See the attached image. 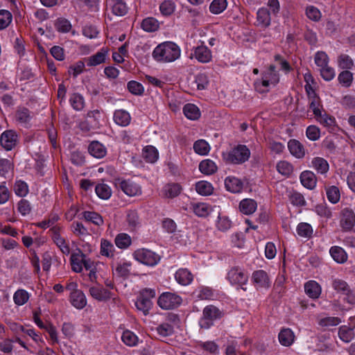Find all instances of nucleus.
<instances>
[{"label": "nucleus", "instance_id": "f257e3e1", "mask_svg": "<svg viewBox=\"0 0 355 355\" xmlns=\"http://www.w3.org/2000/svg\"><path fill=\"white\" fill-rule=\"evenodd\" d=\"M180 55V50L177 44L166 42L157 46L153 52V56L157 61L173 62Z\"/></svg>", "mask_w": 355, "mask_h": 355}, {"label": "nucleus", "instance_id": "f03ea898", "mask_svg": "<svg viewBox=\"0 0 355 355\" xmlns=\"http://www.w3.org/2000/svg\"><path fill=\"white\" fill-rule=\"evenodd\" d=\"M250 155V151L245 145H238L234 148L225 157L232 164H242L246 162Z\"/></svg>", "mask_w": 355, "mask_h": 355}, {"label": "nucleus", "instance_id": "7ed1b4c3", "mask_svg": "<svg viewBox=\"0 0 355 355\" xmlns=\"http://www.w3.org/2000/svg\"><path fill=\"white\" fill-rule=\"evenodd\" d=\"M155 297V290L151 288H145L142 290L135 302L137 309L141 311L144 315H147L152 306L151 299Z\"/></svg>", "mask_w": 355, "mask_h": 355}, {"label": "nucleus", "instance_id": "20e7f679", "mask_svg": "<svg viewBox=\"0 0 355 355\" xmlns=\"http://www.w3.org/2000/svg\"><path fill=\"white\" fill-rule=\"evenodd\" d=\"M182 303L180 296L166 292L162 293L158 298L157 304L163 309H173L178 307Z\"/></svg>", "mask_w": 355, "mask_h": 355}, {"label": "nucleus", "instance_id": "39448f33", "mask_svg": "<svg viewBox=\"0 0 355 355\" xmlns=\"http://www.w3.org/2000/svg\"><path fill=\"white\" fill-rule=\"evenodd\" d=\"M134 257L138 261L150 266L156 265L160 259L159 255L144 248L136 250L134 252Z\"/></svg>", "mask_w": 355, "mask_h": 355}, {"label": "nucleus", "instance_id": "423d86ee", "mask_svg": "<svg viewBox=\"0 0 355 355\" xmlns=\"http://www.w3.org/2000/svg\"><path fill=\"white\" fill-rule=\"evenodd\" d=\"M221 311L215 306L209 305L205 307L203 310V317L200 320L201 327L208 328L211 323L207 320L212 321L214 320L221 318Z\"/></svg>", "mask_w": 355, "mask_h": 355}, {"label": "nucleus", "instance_id": "0eeeda50", "mask_svg": "<svg viewBox=\"0 0 355 355\" xmlns=\"http://www.w3.org/2000/svg\"><path fill=\"white\" fill-rule=\"evenodd\" d=\"M19 141L18 135L15 131L8 130L4 131L0 137L1 146L6 150H11Z\"/></svg>", "mask_w": 355, "mask_h": 355}, {"label": "nucleus", "instance_id": "6e6552de", "mask_svg": "<svg viewBox=\"0 0 355 355\" xmlns=\"http://www.w3.org/2000/svg\"><path fill=\"white\" fill-rule=\"evenodd\" d=\"M340 223L345 231H349L353 228L355 223V214L352 209L346 207L342 209Z\"/></svg>", "mask_w": 355, "mask_h": 355}, {"label": "nucleus", "instance_id": "1a4fd4ad", "mask_svg": "<svg viewBox=\"0 0 355 355\" xmlns=\"http://www.w3.org/2000/svg\"><path fill=\"white\" fill-rule=\"evenodd\" d=\"M227 277L231 284H238L241 286V288L243 291L246 290V288H243V286L248 282V277L247 274L243 272L240 268H232L227 274Z\"/></svg>", "mask_w": 355, "mask_h": 355}, {"label": "nucleus", "instance_id": "9d476101", "mask_svg": "<svg viewBox=\"0 0 355 355\" xmlns=\"http://www.w3.org/2000/svg\"><path fill=\"white\" fill-rule=\"evenodd\" d=\"M121 189L128 196H134L141 193V188L136 183L132 181L121 180L118 183Z\"/></svg>", "mask_w": 355, "mask_h": 355}, {"label": "nucleus", "instance_id": "9b49d317", "mask_svg": "<svg viewBox=\"0 0 355 355\" xmlns=\"http://www.w3.org/2000/svg\"><path fill=\"white\" fill-rule=\"evenodd\" d=\"M300 182L302 184L308 189H313L317 183L315 175L310 171H303L300 175Z\"/></svg>", "mask_w": 355, "mask_h": 355}, {"label": "nucleus", "instance_id": "f8f14e48", "mask_svg": "<svg viewBox=\"0 0 355 355\" xmlns=\"http://www.w3.org/2000/svg\"><path fill=\"white\" fill-rule=\"evenodd\" d=\"M225 186L226 189L232 193H239L243 189V183L237 178L229 176L225 180Z\"/></svg>", "mask_w": 355, "mask_h": 355}, {"label": "nucleus", "instance_id": "ddd939ff", "mask_svg": "<svg viewBox=\"0 0 355 355\" xmlns=\"http://www.w3.org/2000/svg\"><path fill=\"white\" fill-rule=\"evenodd\" d=\"M195 58L200 62H209L212 58L211 51L204 45L197 46L194 51Z\"/></svg>", "mask_w": 355, "mask_h": 355}, {"label": "nucleus", "instance_id": "4468645a", "mask_svg": "<svg viewBox=\"0 0 355 355\" xmlns=\"http://www.w3.org/2000/svg\"><path fill=\"white\" fill-rule=\"evenodd\" d=\"M107 51L105 49H102L100 51L97 52L96 54L86 58L85 61L87 66L89 67H95L101 63L105 62V57L107 55Z\"/></svg>", "mask_w": 355, "mask_h": 355}, {"label": "nucleus", "instance_id": "2eb2a0df", "mask_svg": "<svg viewBox=\"0 0 355 355\" xmlns=\"http://www.w3.org/2000/svg\"><path fill=\"white\" fill-rule=\"evenodd\" d=\"M288 148L290 153L297 158H302L305 155L303 145L296 139H291L288 142Z\"/></svg>", "mask_w": 355, "mask_h": 355}, {"label": "nucleus", "instance_id": "dca6fc26", "mask_svg": "<svg viewBox=\"0 0 355 355\" xmlns=\"http://www.w3.org/2000/svg\"><path fill=\"white\" fill-rule=\"evenodd\" d=\"M70 297L72 305L78 309L84 308L87 304L86 297L81 291H72Z\"/></svg>", "mask_w": 355, "mask_h": 355}, {"label": "nucleus", "instance_id": "f3484780", "mask_svg": "<svg viewBox=\"0 0 355 355\" xmlns=\"http://www.w3.org/2000/svg\"><path fill=\"white\" fill-rule=\"evenodd\" d=\"M89 291L92 297L98 301H105L110 298V292L101 286H92Z\"/></svg>", "mask_w": 355, "mask_h": 355}, {"label": "nucleus", "instance_id": "a211bd4d", "mask_svg": "<svg viewBox=\"0 0 355 355\" xmlns=\"http://www.w3.org/2000/svg\"><path fill=\"white\" fill-rule=\"evenodd\" d=\"M278 338L282 345L288 347L293 343L295 335L291 329H283L280 331Z\"/></svg>", "mask_w": 355, "mask_h": 355}, {"label": "nucleus", "instance_id": "6ab92c4d", "mask_svg": "<svg viewBox=\"0 0 355 355\" xmlns=\"http://www.w3.org/2000/svg\"><path fill=\"white\" fill-rule=\"evenodd\" d=\"M88 150L91 155L96 158H102L106 155V148L97 141H94L89 144Z\"/></svg>", "mask_w": 355, "mask_h": 355}, {"label": "nucleus", "instance_id": "aec40b11", "mask_svg": "<svg viewBox=\"0 0 355 355\" xmlns=\"http://www.w3.org/2000/svg\"><path fill=\"white\" fill-rule=\"evenodd\" d=\"M257 207V202L249 198L242 200L239 204L240 211L245 215L253 214L256 211Z\"/></svg>", "mask_w": 355, "mask_h": 355}, {"label": "nucleus", "instance_id": "412c9836", "mask_svg": "<svg viewBox=\"0 0 355 355\" xmlns=\"http://www.w3.org/2000/svg\"><path fill=\"white\" fill-rule=\"evenodd\" d=\"M304 291L308 296L313 299L318 298L321 293L320 286L315 281H309L304 285Z\"/></svg>", "mask_w": 355, "mask_h": 355}, {"label": "nucleus", "instance_id": "4be33fe9", "mask_svg": "<svg viewBox=\"0 0 355 355\" xmlns=\"http://www.w3.org/2000/svg\"><path fill=\"white\" fill-rule=\"evenodd\" d=\"M84 257H86V255L81 251H79L78 253H73L71 254L70 259L73 271L75 272H80L82 271Z\"/></svg>", "mask_w": 355, "mask_h": 355}, {"label": "nucleus", "instance_id": "5701e85b", "mask_svg": "<svg viewBox=\"0 0 355 355\" xmlns=\"http://www.w3.org/2000/svg\"><path fill=\"white\" fill-rule=\"evenodd\" d=\"M131 120L130 114L123 110H116L114 113V121L121 126H127Z\"/></svg>", "mask_w": 355, "mask_h": 355}, {"label": "nucleus", "instance_id": "b1692460", "mask_svg": "<svg viewBox=\"0 0 355 355\" xmlns=\"http://www.w3.org/2000/svg\"><path fill=\"white\" fill-rule=\"evenodd\" d=\"M175 277L180 284L184 286L189 284L193 280L192 274L187 269L185 268L179 269L176 272Z\"/></svg>", "mask_w": 355, "mask_h": 355}, {"label": "nucleus", "instance_id": "393cba45", "mask_svg": "<svg viewBox=\"0 0 355 355\" xmlns=\"http://www.w3.org/2000/svg\"><path fill=\"white\" fill-rule=\"evenodd\" d=\"M329 252H330L331 257L337 263H343L347 259V253L340 247H338V246L331 247Z\"/></svg>", "mask_w": 355, "mask_h": 355}, {"label": "nucleus", "instance_id": "a878e982", "mask_svg": "<svg viewBox=\"0 0 355 355\" xmlns=\"http://www.w3.org/2000/svg\"><path fill=\"white\" fill-rule=\"evenodd\" d=\"M270 15L267 8H260L257 11V22L259 26L267 27L270 24Z\"/></svg>", "mask_w": 355, "mask_h": 355}, {"label": "nucleus", "instance_id": "bb28decb", "mask_svg": "<svg viewBox=\"0 0 355 355\" xmlns=\"http://www.w3.org/2000/svg\"><path fill=\"white\" fill-rule=\"evenodd\" d=\"M254 282L259 287H268L269 282L267 273L263 270H257L253 273Z\"/></svg>", "mask_w": 355, "mask_h": 355}, {"label": "nucleus", "instance_id": "cd10ccee", "mask_svg": "<svg viewBox=\"0 0 355 355\" xmlns=\"http://www.w3.org/2000/svg\"><path fill=\"white\" fill-rule=\"evenodd\" d=\"M199 170L203 174L211 175L217 171V166L212 160L205 159L200 163Z\"/></svg>", "mask_w": 355, "mask_h": 355}, {"label": "nucleus", "instance_id": "c85d7f7f", "mask_svg": "<svg viewBox=\"0 0 355 355\" xmlns=\"http://www.w3.org/2000/svg\"><path fill=\"white\" fill-rule=\"evenodd\" d=\"M183 112L185 116L191 120L198 119L200 116L198 107L191 103L186 104L184 106Z\"/></svg>", "mask_w": 355, "mask_h": 355}, {"label": "nucleus", "instance_id": "c756f323", "mask_svg": "<svg viewBox=\"0 0 355 355\" xmlns=\"http://www.w3.org/2000/svg\"><path fill=\"white\" fill-rule=\"evenodd\" d=\"M311 163L313 167L318 173L324 174L329 171V164L327 161L322 157H315L313 159Z\"/></svg>", "mask_w": 355, "mask_h": 355}, {"label": "nucleus", "instance_id": "7c9ffc66", "mask_svg": "<svg viewBox=\"0 0 355 355\" xmlns=\"http://www.w3.org/2000/svg\"><path fill=\"white\" fill-rule=\"evenodd\" d=\"M196 191L202 196H209L213 193L214 187L207 181H199L196 184Z\"/></svg>", "mask_w": 355, "mask_h": 355}, {"label": "nucleus", "instance_id": "2f4dec72", "mask_svg": "<svg viewBox=\"0 0 355 355\" xmlns=\"http://www.w3.org/2000/svg\"><path fill=\"white\" fill-rule=\"evenodd\" d=\"M109 3L112 7V13L116 16H124L128 12V7L124 1Z\"/></svg>", "mask_w": 355, "mask_h": 355}, {"label": "nucleus", "instance_id": "473e14b6", "mask_svg": "<svg viewBox=\"0 0 355 355\" xmlns=\"http://www.w3.org/2000/svg\"><path fill=\"white\" fill-rule=\"evenodd\" d=\"M15 118L21 123H27L31 119V112L26 107H19L16 111Z\"/></svg>", "mask_w": 355, "mask_h": 355}, {"label": "nucleus", "instance_id": "72a5a7b5", "mask_svg": "<svg viewBox=\"0 0 355 355\" xmlns=\"http://www.w3.org/2000/svg\"><path fill=\"white\" fill-rule=\"evenodd\" d=\"M158 21L153 17L144 19L141 22V28L146 32H154L159 28Z\"/></svg>", "mask_w": 355, "mask_h": 355}, {"label": "nucleus", "instance_id": "f704fd0d", "mask_svg": "<svg viewBox=\"0 0 355 355\" xmlns=\"http://www.w3.org/2000/svg\"><path fill=\"white\" fill-rule=\"evenodd\" d=\"M143 156L146 162L153 163L158 159L157 150L152 146H148L144 149Z\"/></svg>", "mask_w": 355, "mask_h": 355}, {"label": "nucleus", "instance_id": "c9c22d12", "mask_svg": "<svg viewBox=\"0 0 355 355\" xmlns=\"http://www.w3.org/2000/svg\"><path fill=\"white\" fill-rule=\"evenodd\" d=\"M193 149L197 154L205 155L210 150L209 144L204 139H199L193 144Z\"/></svg>", "mask_w": 355, "mask_h": 355}, {"label": "nucleus", "instance_id": "e433bc0d", "mask_svg": "<svg viewBox=\"0 0 355 355\" xmlns=\"http://www.w3.org/2000/svg\"><path fill=\"white\" fill-rule=\"evenodd\" d=\"M338 336L343 341L349 343L354 338V330L347 326H342L339 328Z\"/></svg>", "mask_w": 355, "mask_h": 355}, {"label": "nucleus", "instance_id": "4c0bfd02", "mask_svg": "<svg viewBox=\"0 0 355 355\" xmlns=\"http://www.w3.org/2000/svg\"><path fill=\"white\" fill-rule=\"evenodd\" d=\"M115 244L121 249L127 248L131 244V238L127 234H119L115 238Z\"/></svg>", "mask_w": 355, "mask_h": 355}, {"label": "nucleus", "instance_id": "58836bf2", "mask_svg": "<svg viewBox=\"0 0 355 355\" xmlns=\"http://www.w3.org/2000/svg\"><path fill=\"white\" fill-rule=\"evenodd\" d=\"M29 299L28 293L24 289L17 290L13 295V300L17 305H24Z\"/></svg>", "mask_w": 355, "mask_h": 355}, {"label": "nucleus", "instance_id": "ea45409f", "mask_svg": "<svg viewBox=\"0 0 355 355\" xmlns=\"http://www.w3.org/2000/svg\"><path fill=\"white\" fill-rule=\"evenodd\" d=\"M156 330L157 334L163 337L169 336L174 333L173 325L169 322L160 324L157 327Z\"/></svg>", "mask_w": 355, "mask_h": 355}, {"label": "nucleus", "instance_id": "a19ab883", "mask_svg": "<svg viewBox=\"0 0 355 355\" xmlns=\"http://www.w3.org/2000/svg\"><path fill=\"white\" fill-rule=\"evenodd\" d=\"M327 199L333 204L337 203L340 198L339 189L336 186H331L326 189Z\"/></svg>", "mask_w": 355, "mask_h": 355}, {"label": "nucleus", "instance_id": "79ce46f5", "mask_svg": "<svg viewBox=\"0 0 355 355\" xmlns=\"http://www.w3.org/2000/svg\"><path fill=\"white\" fill-rule=\"evenodd\" d=\"M227 6L226 0H214L209 6L210 12L214 14L221 13Z\"/></svg>", "mask_w": 355, "mask_h": 355}, {"label": "nucleus", "instance_id": "37998d69", "mask_svg": "<svg viewBox=\"0 0 355 355\" xmlns=\"http://www.w3.org/2000/svg\"><path fill=\"white\" fill-rule=\"evenodd\" d=\"M175 8V3L170 0L164 1L159 6L161 13L164 16L171 15Z\"/></svg>", "mask_w": 355, "mask_h": 355}, {"label": "nucleus", "instance_id": "c03bdc74", "mask_svg": "<svg viewBox=\"0 0 355 355\" xmlns=\"http://www.w3.org/2000/svg\"><path fill=\"white\" fill-rule=\"evenodd\" d=\"M12 15L11 12L7 10H0V30L5 29L11 23Z\"/></svg>", "mask_w": 355, "mask_h": 355}, {"label": "nucleus", "instance_id": "a18cd8bd", "mask_svg": "<svg viewBox=\"0 0 355 355\" xmlns=\"http://www.w3.org/2000/svg\"><path fill=\"white\" fill-rule=\"evenodd\" d=\"M121 339L126 345L130 347L136 345L138 341L137 336L133 332L128 330L123 331Z\"/></svg>", "mask_w": 355, "mask_h": 355}, {"label": "nucleus", "instance_id": "49530a36", "mask_svg": "<svg viewBox=\"0 0 355 355\" xmlns=\"http://www.w3.org/2000/svg\"><path fill=\"white\" fill-rule=\"evenodd\" d=\"M70 103L71 106L76 110H82L85 106L84 98L82 95L79 94H73L70 98Z\"/></svg>", "mask_w": 355, "mask_h": 355}, {"label": "nucleus", "instance_id": "de8ad7c7", "mask_svg": "<svg viewBox=\"0 0 355 355\" xmlns=\"http://www.w3.org/2000/svg\"><path fill=\"white\" fill-rule=\"evenodd\" d=\"M332 286L336 291L343 295H345L346 292H349V286L345 281L340 279H334Z\"/></svg>", "mask_w": 355, "mask_h": 355}, {"label": "nucleus", "instance_id": "09e8293b", "mask_svg": "<svg viewBox=\"0 0 355 355\" xmlns=\"http://www.w3.org/2000/svg\"><path fill=\"white\" fill-rule=\"evenodd\" d=\"M315 117L324 126L327 127L331 130H334V127L335 125V119L334 117L330 116L327 114H322V112L320 113V115H318Z\"/></svg>", "mask_w": 355, "mask_h": 355}, {"label": "nucleus", "instance_id": "8fccbe9b", "mask_svg": "<svg viewBox=\"0 0 355 355\" xmlns=\"http://www.w3.org/2000/svg\"><path fill=\"white\" fill-rule=\"evenodd\" d=\"M97 196L102 199H108L111 196V189L105 184H99L95 188Z\"/></svg>", "mask_w": 355, "mask_h": 355}, {"label": "nucleus", "instance_id": "3c124183", "mask_svg": "<svg viewBox=\"0 0 355 355\" xmlns=\"http://www.w3.org/2000/svg\"><path fill=\"white\" fill-rule=\"evenodd\" d=\"M297 232L300 236L309 238L313 233V229L309 223H301L297 227Z\"/></svg>", "mask_w": 355, "mask_h": 355}, {"label": "nucleus", "instance_id": "603ef678", "mask_svg": "<svg viewBox=\"0 0 355 355\" xmlns=\"http://www.w3.org/2000/svg\"><path fill=\"white\" fill-rule=\"evenodd\" d=\"M126 220L130 228L135 230L139 225V220L137 212L135 210H130L127 214Z\"/></svg>", "mask_w": 355, "mask_h": 355}, {"label": "nucleus", "instance_id": "864d4df0", "mask_svg": "<svg viewBox=\"0 0 355 355\" xmlns=\"http://www.w3.org/2000/svg\"><path fill=\"white\" fill-rule=\"evenodd\" d=\"M341 322L338 317H326L319 320L318 324L322 327L329 328L331 327L337 326Z\"/></svg>", "mask_w": 355, "mask_h": 355}, {"label": "nucleus", "instance_id": "5fc2aeb1", "mask_svg": "<svg viewBox=\"0 0 355 355\" xmlns=\"http://www.w3.org/2000/svg\"><path fill=\"white\" fill-rule=\"evenodd\" d=\"M83 216L87 221H91L96 225H101L103 223L102 217L94 211H84Z\"/></svg>", "mask_w": 355, "mask_h": 355}, {"label": "nucleus", "instance_id": "6e6d98bb", "mask_svg": "<svg viewBox=\"0 0 355 355\" xmlns=\"http://www.w3.org/2000/svg\"><path fill=\"white\" fill-rule=\"evenodd\" d=\"M338 81L343 86L348 87L351 85L353 80V74L349 71L345 70L338 75Z\"/></svg>", "mask_w": 355, "mask_h": 355}, {"label": "nucleus", "instance_id": "4d7b16f0", "mask_svg": "<svg viewBox=\"0 0 355 355\" xmlns=\"http://www.w3.org/2000/svg\"><path fill=\"white\" fill-rule=\"evenodd\" d=\"M55 28L59 32L67 33L70 31L71 25L70 22L64 18H59L55 23Z\"/></svg>", "mask_w": 355, "mask_h": 355}, {"label": "nucleus", "instance_id": "13d9d810", "mask_svg": "<svg viewBox=\"0 0 355 355\" xmlns=\"http://www.w3.org/2000/svg\"><path fill=\"white\" fill-rule=\"evenodd\" d=\"M114 246L111 242L106 239H102L101 243V253L103 256H113Z\"/></svg>", "mask_w": 355, "mask_h": 355}, {"label": "nucleus", "instance_id": "bf43d9fd", "mask_svg": "<svg viewBox=\"0 0 355 355\" xmlns=\"http://www.w3.org/2000/svg\"><path fill=\"white\" fill-rule=\"evenodd\" d=\"M277 171L284 175H289L293 172L292 165L286 161H280L277 164Z\"/></svg>", "mask_w": 355, "mask_h": 355}, {"label": "nucleus", "instance_id": "052dcab7", "mask_svg": "<svg viewBox=\"0 0 355 355\" xmlns=\"http://www.w3.org/2000/svg\"><path fill=\"white\" fill-rule=\"evenodd\" d=\"M127 87L129 92L135 95H141L144 91L143 85L135 80L130 81Z\"/></svg>", "mask_w": 355, "mask_h": 355}, {"label": "nucleus", "instance_id": "680f3d73", "mask_svg": "<svg viewBox=\"0 0 355 355\" xmlns=\"http://www.w3.org/2000/svg\"><path fill=\"white\" fill-rule=\"evenodd\" d=\"M309 99L311 100L309 107L313 110L315 116L320 115L321 111L319 108L320 99L319 96L316 94V93H313V96L309 97Z\"/></svg>", "mask_w": 355, "mask_h": 355}, {"label": "nucleus", "instance_id": "e2e57ef3", "mask_svg": "<svg viewBox=\"0 0 355 355\" xmlns=\"http://www.w3.org/2000/svg\"><path fill=\"white\" fill-rule=\"evenodd\" d=\"M55 244L60 248L62 253L68 254L70 252L69 245L66 243L64 239L60 235L52 236Z\"/></svg>", "mask_w": 355, "mask_h": 355}, {"label": "nucleus", "instance_id": "0e129e2a", "mask_svg": "<svg viewBox=\"0 0 355 355\" xmlns=\"http://www.w3.org/2000/svg\"><path fill=\"white\" fill-rule=\"evenodd\" d=\"M14 190L16 195L20 197L25 196L28 191L26 183L23 181H17L14 186Z\"/></svg>", "mask_w": 355, "mask_h": 355}, {"label": "nucleus", "instance_id": "69168bd1", "mask_svg": "<svg viewBox=\"0 0 355 355\" xmlns=\"http://www.w3.org/2000/svg\"><path fill=\"white\" fill-rule=\"evenodd\" d=\"M306 15L310 19L318 21L321 18L320 11L313 6H308L306 10Z\"/></svg>", "mask_w": 355, "mask_h": 355}, {"label": "nucleus", "instance_id": "338daca9", "mask_svg": "<svg viewBox=\"0 0 355 355\" xmlns=\"http://www.w3.org/2000/svg\"><path fill=\"white\" fill-rule=\"evenodd\" d=\"M291 202L295 206H304L306 201L304 196L298 192H293L289 196Z\"/></svg>", "mask_w": 355, "mask_h": 355}, {"label": "nucleus", "instance_id": "774afa93", "mask_svg": "<svg viewBox=\"0 0 355 355\" xmlns=\"http://www.w3.org/2000/svg\"><path fill=\"white\" fill-rule=\"evenodd\" d=\"M193 209L195 214L200 217H205L209 214L208 205L205 203L194 205Z\"/></svg>", "mask_w": 355, "mask_h": 355}]
</instances>
